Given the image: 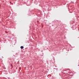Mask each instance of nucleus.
I'll return each mask as SVG.
<instances>
[{"instance_id":"nucleus-1","label":"nucleus","mask_w":79,"mask_h":79,"mask_svg":"<svg viewBox=\"0 0 79 79\" xmlns=\"http://www.w3.org/2000/svg\"><path fill=\"white\" fill-rule=\"evenodd\" d=\"M20 48L21 49H23V48H24V47L23 46H21Z\"/></svg>"},{"instance_id":"nucleus-2","label":"nucleus","mask_w":79,"mask_h":79,"mask_svg":"<svg viewBox=\"0 0 79 79\" xmlns=\"http://www.w3.org/2000/svg\"><path fill=\"white\" fill-rule=\"evenodd\" d=\"M19 69H21V67H19Z\"/></svg>"}]
</instances>
